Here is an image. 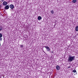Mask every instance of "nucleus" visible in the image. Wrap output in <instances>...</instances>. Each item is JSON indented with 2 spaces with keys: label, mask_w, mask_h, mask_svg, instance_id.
I'll return each instance as SVG.
<instances>
[{
  "label": "nucleus",
  "mask_w": 78,
  "mask_h": 78,
  "mask_svg": "<svg viewBox=\"0 0 78 78\" xmlns=\"http://www.w3.org/2000/svg\"><path fill=\"white\" fill-rule=\"evenodd\" d=\"M75 56H72L70 55H69V56L68 61L69 62H72L73 61L75 60Z\"/></svg>",
  "instance_id": "obj_1"
},
{
  "label": "nucleus",
  "mask_w": 78,
  "mask_h": 78,
  "mask_svg": "<svg viewBox=\"0 0 78 78\" xmlns=\"http://www.w3.org/2000/svg\"><path fill=\"white\" fill-rule=\"evenodd\" d=\"M9 7L11 9H14V6L13 5H9Z\"/></svg>",
  "instance_id": "obj_2"
},
{
  "label": "nucleus",
  "mask_w": 78,
  "mask_h": 78,
  "mask_svg": "<svg viewBox=\"0 0 78 78\" xmlns=\"http://www.w3.org/2000/svg\"><path fill=\"white\" fill-rule=\"evenodd\" d=\"M5 9H9V5H7L5 6Z\"/></svg>",
  "instance_id": "obj_3"
},
{
  "label": "nucleus",
  "mask_w": 78,
  "mask_h": 78,
  "mask_svg": "<svg viewBox=\"0 0 78 78\" xmlns=\"http://www.w3.org/2000/svg\"><path fill=\"white\" fill-rule=\"evenodd\" d=\"M56 69L58 70H59V69H60V67H59V66H57L56 67Z\"/></svg>",
  "instance_id": "obj_4"
},
{
  "label": "nucleus",
  "mask_w": 78,
  "mask_h": 78,
  "mask_svg": "<svg viewBox=\"0 0 78 78\" xmlns=\"http://www.w3.org/2000/svg\"><path fill=\"white\" fill-rule=\"evenodd\" d=\"M7 4H8V3L6 2H3V5H6Z\"/></svg>",
  "instance_id": "obj_5"
},
{
  "label": "nucleus",
  "mask_w": 78,
  "mask_h": 78,
  "mask_svg": "<svg viewBox=\"0 0 78 78\" xmlns=\"http://www.w3.org/2000/svg\"><path fill=\"white\" fill-rule=\"evenodd\" d=\"M41 19H42V17H41V16H39L38 17V20H41Z\"/></svg>",
  "instance_id": "obj_6"
},
{
  "label": "nucleus",
  "mask_w": 78,
  "mask_h": 78,
  "mask_svg": "<svg viewBox=\"0 0 78 78\" xmlns=\"http://www.w3.org/2000/svg\"><path fill=\"white\" fill-rule=\"evenodd\" d=\"M76 30L77 31H78V26L76 27Z\"/></svg>",
  "instance_id": "obj_7"
},
{
  "label": "nucleus",
  "mask_w": 78,
  "mask_h": 78,
  "mask_svg": "<svg viewBox=\"0 0 78 78\" xmlns=\"http://www.w3.org/2000/svg\"><path fill=\"white\" fill-rule=\"evenodd\" d=\"M76 0H73L72 2L73 3H76Z\"/></svg>",
  "instance_id": "obj_8"
},
{
  "label": "nucleus",
  "mask_w": 78,
  "mask_h": 78,
  "mask_svg": "<svg viewBox=\"0 0 78 78\" xmlns=\"http://www.w3.org/2000/svg\"><path fill=\"white\" fill-rule=\"evenodd\" d=\"M3 30V28H2V27L1 26H0V31H2Z\"/></svg>",
  "instance_id": "obj_9"
},
{
  "label": "nucleus",
  "mask_w": 78,
  "mask_h": 78,
  "mask_svg": "<svg viewBox=\"0 0 78 78\" xmlns=\"http://www.w3.org/2000/svg\"><path fill=\"white\" fill-rule=\"evenodd\" d=\"M51 12L52 14H53L54 13V11H53V10L51 11Z\"/></svg>",
  "instance_id": "obj_10"
},
{
  "label": "nucleus",
  "mask_w": 78,
  "mask_h": 78,
  "mask_svg": "<svg viewBox=\"0 0 78 78\" xmlns=\"http://www.w3.org/2000/svg\"><path fill=\"white\" fill-rule=\"evenodd\" d=\"M73 72H74V73H75L76 72V70H73Z\"/></svg>",
  "instance_id": "obj_11"
},
{
  "label": "nucleus",
  "mask_w": 78,
  "mask_h": 78,
  "mask_svg": "<svg viewBox=\"0 0 78 78\" xmlns=\"http://www.w3.org/2000/svg\"><path fill=\"white\" fill-rule=\"evenodd\" d=\"M45 48H47V49H48V48H49V47H48V46H45Z\"/></svg>",
  "instance_id": "obj_12"
},
{
  "label": "nucleus",
  "mask_w": 78,
  "mask_h": 78,
  "mask_svg": "<svg viewBox=\"0 0 78 78\" xmlns=\"http://www.w3.org/2000/svg\"><path fill=\"white\" fill-rule=\"evenodd\" d=\"M2 37V34H0V37Z\"/></svg>",
  "instance_id": "obj_13"
},
{
  "label": "nucleus",
  "mask_w": 78,
  "mask_h": 78,
  "mask_svg": "<svg viewBox=\"0 0 78 78\" xmlns=\"http://www.w3.org/2000/svg\"><path fill=\"white\" fill-rule=\"evenodd\" d=\"M50 48H48L47 49V50L48 51H50Z\"/></svg>",
  "instance_id": "obj_14"
},
{
  "label": "nucleus",
  "mask_w": 78,
  "mask_h": 78,
  "mask_svg": "<svg viewBox=\"0 0 78 78\" xmlns=\"http://www.w3.org/2000/svg\"><path fill=\"white\" fill-rule=\"evenodd\" d=\"M69 68H71V66H68L67 69H69Z\"/></svg>",
  "instance_id": "obj_15"
},
{
  "label": "nucleus",
  "mask_w": 78,
  "mask_h": 78,
  "mask_svg": "<svg viewBox=\"0 0 78 78\" xmlns=\"http://www.w3.org/2000/svg\"><path fill=\"white\" fill-rule=\"evenodd\" d=\"M1 37H0V41H2V39Z\"/></svg>",
  "instance_id": "obj_16"
},
{
  "label": "nucleus",
  "mask_w": 78,
  "mask_h": 78,
  "mask_svg": "<svg viewBox=\"0 0 78 78\" xmlns=\"http://www.w3.org/2000/svg\"><path fill=\"white\" fill-rule=\"evenodd\" d=\"M20 47H23V45H21Z\"/></svg>",
  "instance_id": "obj_17"
},
{
  "label": "nucleus",
  "mask_w": 78,
  "mask_h": 78,
  "mask_svg": "<svg viewBox=\"0 0 78 78\" xmlns=\"http://www.w3.org/2000/svg\"><path fill=\"white\" fill-rule=\"evenodd\" d=\"M51 53H53V51H51Z\"/></svg>",
  "instance_id": "obj_18"
},
{
  "label": "nucleus",
  "mask_w": 78,
  "mask_h": 78,
  "mask_svg": "<svg viewBox=\"0 0 78 78\" xmlns=\"http://www.w3.org/2000/svg\"><path fill=\"white\" fill-rule=\"evenodd\" d=\"M2 2H3V0H2Z\"/></svg>",
  "instance_id": "obj_19"
},
{
  "label": "nucleus",
  "mask_w": 78,
  "mask_h": 78,
  "mask_svg": "<svg viewBox=\"0 0 78 78\" xmlns=\"http://www.w3.org/2000/svg\"><path fill=\"white\" fill-rule=\"evenodd\" d=\"M1 46V44L0 43V47Z\"/></svg>",
  "instance_id": "obj_20"
},
{
  "label": "nucleus",
  "mask_w": 78,
  "mask_h": 78,
  "mask_svg": "<svg viewBox=\"0 0 78 78\" xmlns=\"http://www.w3.org/2000/svg\"><path fill=\"white\" fill-rule=\"evenodd\" d=\"M3 77V78H4V76H2Z\"/></svg>",
  "instance_id": "obj_21"
},
{
  "label": "nucleus",
  "mask_w": 78,
  "mask_h": 78,
  "mask_svg": "<svg viewBox=\"0 0 78 78\" xmlns=\"http://www.w3.org/2000/svg\"><path fill=\"white\" fill-rule=\"evenodd\" d=\"M77 19H78V18H77Z\"/></svg>",
  "instance_id": "obj_22"
}]
</instances>
